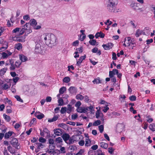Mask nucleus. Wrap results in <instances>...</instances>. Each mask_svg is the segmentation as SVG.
Wrapping results in <instances>:
<instances>
[{"mask_svg": "<svg viewBox=\"0 0 155 155\" xmlns=\"http://www.w3.org/2000/svg\"><path fill=\"white\" fill-rule=\"evenodd\" d=\"M11 143L12 146L16 149H20V144L18 143V140L16 138H13L11 141Z\"/></svg>", "mask_w": 155, "mask_h": 155, "instance_id": "obj_3", "label": "nucleus"}, {"mask_svg": "<svg viewBox=\"0 0 155 155\" xmlns=\"http://www.w3.org/2000/svg\"><path fill=\"white\" fill-rule=\"evenodd\" d=\"M124 126L122 124H118L116 130L117 132L120 133L123 130Z\"/></svg>", "mask_w": 155, "mask_h": 155, "instance_id": "obj_12", "label": "nucleus"}, {"mask_svg": "<svg viewBox=\"0 0 155 155\" xmlns=\"http://www.w3.org/2000/svg\"><path fill=\"white\" fill-rule=\"evenodd\" d=\"M66 90V87H62L59 90V92L60 94H63Z\"/></svg>", "mask_w": 155, "mask_h": 155, "instance_id": "obj_23", "label": "nucleus"}, {"mask_svg": "<svg viewBox=\"0 0 155 155\" xmlns=\"http://www.w3.org/2000/svg\"><path fill=\"white\" fill-rule=\"evenodd\" d=\"M72 110V107L69 104L68 105V107L67 108V113H70Z\"/></svg>", "mask_w": 155, "mask_h": 155, "instance_id": "obj_32", "label": "nucleus"}, {"mask_svg": "<svg viewBox=\"0 0 155 155\" xmlns=\"http://www.w3.org/2000/svg\"><path fill=\"white\" fill-rule=\"evenodd\" d=\"M16 47L17 49L20 50L22 48V45L20 43H18L16 45Z\"/></svg>", "mask_w": 155, "mask_h": 155, "instance_id": "obj_48", "label": "nucleus"}, {"mask_svg": "<svg viewBox=\"0 0 155 155\" xmlns=\"http://www.w3.org/2000/svg\"><path fill=\"white\" fill-rule=\"evenodd\" d=\"M100 146L103 148L107 149L108 147V144L107 143L102 142L100 143Z\"/></svg>", "mask_w": 155, "mask_h": 155, "instance_id": "obj_21", "label": "nucleus"}, {"mask_svg": "<svg viewBox=\"0 0 155 155\" xmlns=\"http://www.w3.org/2000/svg\"><path fill=\"white\" fill-rule=\"evenodd\" d=\"M118 3L117 0H106V8L108 11L111 12H115L116 6Z\"/></svg>", "mask_w": 155, "mask_h": 155, "instance_id": "obj_1", "label": "nucleus"}, {"mask_svg": "<svg viewBox=\"0 0 155 155\" xmlns=\"http://www.w3.org/2000/svg\"><path fill=\"white\" fill-rule=\"evenodd\" d=\"M80 135H74L72 137L73 139L74 140V141H78L80 139Z\"/></svg>", "mask_w": 155, "mask_h": 155, "instance_id": "obj_22", "label": "nucleus"}, {"mask_svg": "<svg viewBox=\"0 0 155 155\" xmlns=\"http://www.w3.org/2000/svg\"><path fill=\"white\" fill-rule=\"evenodd\" d=\"M46 141V139L42 137H40L39 139V141L40 142L45 143Z\"/></svg>", "mask_w": 155, "mask_h": 155, "instance_id": "obj_60", "label": "nucleus"}, {"mask_svg": "<svg viewBox=\"0 0 155 155\" xmlns=\"http://www.w3.org/2000/svg\"><path fill=\"white\" fill-rule=\"evenodd\" d=\"M70 81V79L68 77H66L64 78L63 81L66 83H68Z\"/></svg>", "mask_w": 155, "mask_h": 155, "instance_id": "obj_34", "label": "nucleus"}, {"mask_svg": "<svg viewBox=\"0 0 155 155\" xmlns=\"http://www.w3.org/2000/svg\"><path fill=\"white\" fill-rule=\"evenodd\" d=\"M8 68H4L1 69L0 71V74L1 75H3L7 70Z\"/></svg>", "mask_w": 155, "mask_h": 155, "instance_id": "obj_25", "label": "nucleus"}, {"mask_svg": "<svg viewBox=\"0 0 155 155\" xmlns=\"http://www.w3.org/2000/svg\"><path fill=\"white\" fill-rule=\"evenodd\" d=\"M93 109L94 110V108L91 105L90 107H87L85 108V109H86V112L88 110H93Z\"/></svg>", "mask_w": 155, "mask_h": 155, "instance_id": "obj_39", "label": "nucleus"}, {"mask_svg": "<svg viewBox=\"0 0 155 155\" xmlns=\"http://www.w3.org/2000/svg\"><path fill=\"white\" fill-rule=\"evenodd\" d=\"M55 141L57 143H61L63 142L62 140L60 137H59L56 138Z\"/></svg>", "mask_w": 155, "mask_h": 155, "instance_id": "obj_31", "label": "nucleus"}, {"mask_svg": "<svg viewBox=\"0 0 155 155\" xmlns=\"http://www.w3.org/2000/svg\"><path fill=\"white\" fill-rule=\"evenodd\" d=\"M74 140L73 139L72 137V138L70 137L67 143L69 144H72L74 142Z\"/></svg>", "mask_w": 155, "mask_h": 155, "instance_id": "obj_45", "label": "nucleus"}, {"mask_svg": "<svg viewBox=\"0 0 155 155\" xmlns=\"http://www.w3.org/2000/svg\"><path fill=\"white\" fill-rule=\"evenodd\" d=\"M81 103L80 101H78L75 104V106L77 107H79L81 105Z\"/></svg>", "mask_w": 155, "mask_h": 155, "instance_id": "obj_63", "label": "nucleus"}, {"mask_svg": "<svg viewBox=\"0 0 155 155\" xmlns=\"http://www.w3.org/2000/svg\"><path fill=\"white\" fill-rule=\"evenodd\" d=\"M86 109H85V107H78L77 109V111L78 112L80 113H85L86 112Z\"/></svg>", "mask_w": 155, "mask_h": 155, "instance_id": "obj_20", "label": "nucleus"}, {"mask_svg": "<svg viewBox=\"0 0 155 155\" xmlns=\"http://www.w3.org/2000/svg\"><path fill=\"white\" fill-rule=\"evenodd\" d=\"M97 155H105L100 149H99L97 150Z\"/></svg>", "mask_w": 155, "mask_h": 155, "instance_id": "obj_52", "label": "nucleus"}, {"mask_svg": "<svg viewBox=\"0 0 155 155\" xmlns=\"http://www.w3.org/2000/svg\"><path fill=\"white\" fill-rule=\"evenodd\" d=\"M36 123V119L35 118H33L32 120L31 121L30 124L31 125H32L33 124H35Z\"/></svg>", "mask_w": 155, "mask_h": 155, "instance_id": "obj_55", "label": "nucleus"}, {"mask_svg": "<svg viewBox=\"0 0 155 155\" xmlns=\"http://www.w3.org/2000/svg\"><path fill=\"white\" fill-rule=\"evenodd\" d=\"M99 130L101 133H102L104 130V127L103 125H101L98 127Z\"/></svg>", "mask_w": 155, "mask_h": 155, "instance_id": "obj_51", "label": "nucleus"}, {"mask_svg": "<svg viewBox=\"0 0 155 155\" xmlns=\"http://www.w3.org/2000/svg\"><path fill=\"white\" fill-rule=\"evenodd\" d=\"M58 103L59 105H62L64 103L63 99L62 98H59L58 100Z\"/></svg>", "mask_w": 155, "mask_h": 155, "instance_id": "obj_46", "label": "nucleus"}, {"mask_svg": "<svg viewBox=\"0 0 155 155\" xmlns=\"http://www.w3.org/2000/svg\"><path fill=\"white\" fill-rule=\"evenodd\" d=\"M30 26L31 25L28 23H26L24 26V27L25 28L26 30L27 31V32H29V33H30L32 31L30 29Z\"/></svg>", "mask_w": 155, "mask_h": 155, "instance_id": "obj_17", "label": "nucleus"}, {"mask_svg": "<svg viewBox=\"0 0 155 155\" xmlns=\"http://www.w3.org/2000/svg\"><path fill=\"white\" fill-rule=\"evenodd\" d=\"M36 117L39 119H41L43 118L44 117V115L43 114H40L37 115L36 114Z\"/></svg>", "mask_w": 155, "mask_h": 155, "instance_id": "obj_44", "label": "nucleus"}, {"mask_svg": "<svg viewBox=\"0 0 155 155\" xmlns=\"http://www.w3.org/2000/svg\"><path fill=\"white\" fill-rule=\"evenodd\" d=\"M54 134L57 136L61 135L63 133V130L60 128L54 129Z\"/></svg>", "mask_w": 155, "mask_h": 155, "instance_id": "obj_6", "label": "nucleus"}, {"mask_svg": "<svg viewBox=\"0 0 155 155\" xmlns=\"http://www.w3.org/2000/svg\"><path fill=\"white\" fill-rule=\"evenodd\" d=\"M28 23H29L31 26H32L33 27H35L37 24L36 21L34 19H31Z\"/></svg>", "mask_w": 155, "mask_h": 155, "instance_id": "obj_14", "label": "nucleus"}, {"mask_svg": "<svg viewBox=\"0 0 155 155\" xmlns=\"http://www.w3.org/2000/svg\"><path fill=\"white\" fill-rule=\"evenodd\" d=\"M20 59L22 62H25L27 61L28 58L23 54H20L19 55Z\"/></svg>", "mask_w": 155, "mask_h": 155, "instance_id": "obj_16", "label": "nucleus"}, {"mask_svg": "<svg viewBox=\"0 0 155 155\" xmlns=\"http://www.w3.org/2000/svg\"><path fill=\"white\" fill-rule=\"evenodd\" d=\"M149 129L153 131H155V124L153 123L150 124L149 126Z\"/></svg>", "mask_w": 155, "mask_h": 155, "instance_id": "obj_26", "label": "nucleus"}, {"mask_svg": "<svg viewBox=\"0 0 155 155\" xmlns=\"http://www.w3.org/2000/svg\"><path fill=\"white\" fill-rule=\"evenodd\" d=\"M76 98L81 100L84 99V97L81 94H78L76 96Z\"/></svg>", "mask_w": 155, "mask_h": 155, "instance_id": "obj_40", "label": "nucleus"}, {"mask_svg": "<svg viewBox=\"0 0 155 155\" xmlns=\"http://www.w3.org/2000/svg\"><path fill=\"white\" fill-rule=\"evenodd\" d=\"M105 35L101 32H97L95 35V37L96 38H97L98 37H100L101 38H103L104 37Z\"/></svg>", "mask_w": 155, "mask_h": 155, "instance_id": "obj_18", "label": "nucleus"}, {"mask_svg": "<svg viewBox=\"0 0 155 155\" xmlns=\"http://www.w3.org/2000/svg\"><path fill=\"white\" fill-rule=\"evenodd\" d=\"M101 124V121L100 120H97L95 121L93 124L94 126H97Z\"/></svg>", "mask_w": 155, "mask_h": 155, "instance_id": "obj_41", "label": "nucleus"}, {"mask_svg": "<svg viewBox=\"0 0 155 155\" xmlns=\"http://www.w3.org/2000/svg\"><path fill=\"white\" fill-rule=\"evenodd\" d=\"M62 137L65 141V142L67 143V141H68L69 138L70 137V135L67 134H64L62 136Z\"/></svg>", "mask_w": 155, "mask_h": 155, "instance_id": "obj_13", "label": "nucleus"}, {"mask_svg": "<svg viewBox=\"0 0 155 155\" xmlns=\"http://www.w3.org/2000/svg\"><path fill=\"white\" fill-rule=\"evenodd\" d=\"M15 98H16L17 99V100L19 101H20V102H23V100L21 99L20 97L19 96H18V95H16L15 96Z\"/></svg>", "mask_w": 155, "mask_h": 155, "instance_id": "obj_53", "label": "nucleus"}, {"mask_svg": "<svg viewBox=\"0 0 155 155\" xmlns=\"http://www.w3.org/2000/svg\"><path fill=\"white\" fill-rule=\"evenodd\" d=\"M96 117L97 118H98L100 116V110H97L95 114Z\"/></svg>", "mask_w": 155, "mask_h": 155, "instance_id": "obj_61", "label": "nucleus"}, {"mask_svg": "<svg viewBox=\"0 0 155 155\" xmlns=\"http://www.w3.org/2000/svg\"><path fill=\"white\" fill-rule=\"evenodd\" d=\"M141 31H140V29H138L136 32L135 34V36L136 37H139L140 35L142 34Z\"/></svg>", "mask_w": 155, "mask_h": 155, "instance_id": "obj_36", "label": "nucleus"}, {"mask_svg": "<svg viewBox=\"0 0 155 155\" xmlns=\"http://www.w3.org/2000/svg\"><path fill=\"white\" fill-rule=\"evenodd\" d=\"M85 141V145L86 146L89 147L91 146V141L90 139H86Z\"/></svg>", "mask_w": 155, "mask_h": 155, "instance_id": "obj_27", "label": "nucleus"}, {"mask_svg": "<svg viewBox=\"0 0 155 155\" xmlns=\"http://www.w3.org/2000/svg\"><path fill=\"white\" fill-rule=\"evenodd\" d=\"M57 38L53 34H51L50 41L48 42L49 44L55 45L56 44Z\"/></svg>", "mask_w": 155, "mask_h": 155, "instance_id": "obj_4", "label": "nucleus"}, {"mask_svg": "<svg viewBox=\"0 0 155 155\" xmlns=\"http://www.w3.org/2000/svg\"><path fill=\"white\" fill-rule=\"evenodd\" d=\"M78 144L80 146H82L84 144V140H81L79 142Z\"/></svg>", "mask_w": 155, "mask_h": 155, "instance_id": "obj_59", "label": "nucleus"}, {"mask_svg": "<svg viewBox=\"0 0 155 155\" xmlns=\"http://www.w3.org/2000/svg\"><path fill=\"white\" fill-rule=\"evenodd\" d=\"M70 93L72 94H76L77 91V88L74 87H70L68 89Z\"/></svg>", "mask_w": 155, "mask_h": 155, "instance_id": "obj_11", "label": "nucleus"}, {"mask_svg": "<svg viewBox=\"0 0 155 155\" xmlns=\"http://www.w3.org/2000/svg\"><path fill=\"white\" fill-rule=\"evenodd\" d=\"M129 99L131 101H135L136 99V97L135 96L132 95L129 97Z\"/></svg>", "mask_w": 155, "mask_h": 155, "instance_id": "obj_50", "label": "nucleus"}, {"mask_svg": "<svg viewBox=\"0 0 155 155\" xmlns=\"http://www.w3.org/2000/svg\"><path fill=\"white\" fill-rule=\"evenodd\" d=\"M86 55L85 54L84 55V56H81L80 57L79 61H77L76 64L77 66H79L82 63V61L83 60H85L86 58Z\"/></svg>", "mask_w": 155, "mask_h": 155, "instance_id": "obj_10", "label": "nucleus"}, {"mask_svg": "<svg viewBox=\"0 0 155 155\" xmlns=\"http://www.w3.org/2000/svg\"><path fill=\"white\" fill-rule=\"evenodd\" d=\"M92 82L94 84H98L101 83V81L100 80L99 78H98L97 79H95Z\"/></svg>", "mask_w": 155, "mask_h": 155, "instance_id": "obj_29", "label": "nucleus"}, {"mask_svg": "<svg viewBox=\"0 0 155 155\" xmlns=\"http://www.w3.org/2000/svg\"><path fill=\"white\" fill-rule=\"evenodd\" d=\"M113 46V44L111 43H109L106 45H103L102 47L106 50H108L110 49Z\"/></svg>", "mask_w": 155, "mask_h": 155, "instance_id": "obj_7", "label": "nucleus"}, {"mask_svg": "<svg viewBox=\"0 0 155 155\" xmlns=\"http://www.w3.org/2000/svg\"><path fill=\"white\" fill-rule=\"evenodd\" d=\"M18 41L19 42H23L25 41L24 39L23 38V37H18Z\"/></svg>", "mask_w": 155, "mask_h": 155, "instance_id": "obj_57", "label": "nucleus"}, {"mask_svg": "<svg viewBox=\"0 0 155 155\" xmlns=\"http://www.w3.org/2000/svg\"><path fill=\"white\" fill-rule=\"evenodd\" d=\"M84 131V129L82 128H79V129H77V130L76 131V132L77 133V135H80L82 133V132H83Z\"/></svg>", "mask_w": 155, "mask_h": 155, "instance_id": "obj_24", "label": "nucleus"}, {"mask_svg": "<svg viewBox=\"0 0 155 155\" xmlns=\"http://www.w3.org/2000/svg\"><path fill=\"white\" fill-rule=\"evenodd\" d=\"M89 44L93 46L95 45L97 43L95 39H92L89 42Z\"/></svg>", "mask_w": 155, "mask_h": 155, "instance_id": "obj_35", "label": "nucleus"}, {"mask_svg": "<svg viewBox=\"0 0 155 155\" xmlns=\"http://www.w3.org/2000/svg\"><path fill=\"white\" fill-rule=\"evenodd\" d=\"M60 153H66L65 148L64 147H61L59 150Z\"/></svg>", "mask_w": 155, "mask_h": 155, "instance_id": "obj_37", "label": "nucleus"}, {"mask_svg": "<svg viewBox=\"0 0 155 155\" xmlns=\"http://www.w3.org/2000/svg\"><path fill=\"white\" fill-rule=\"evenodd\" d=\"M38 147V148L41 149L43 148L44 147V145H43L41 143H37Z\"/></svg>", "mask_w": 155, "mask_h": 155, "instance_id": "obj_56", "label": "nucleus"}, {"mask_svg": "<svg viewBox=\"0 0 155 155\" xmlns=\"http://www.w3.org/2000/svg\"><path fill=\"white\" fill-rule=\"evenodd\" d=\"M84 150L81 149L79 151L74 155H84Z\"/></svg>", "mask_w": 155, "mask_h": 155, "instance_id": "obj_28", "label": "nucleus"}, {"mask_svg": "<svg viewBox=\"0 0 155 155\" xmlns=\"http://www.w3.org/2000/svg\"><path fill=\"white\" fill-rule=\"evenodd\" d=\"M131 39L130 37H127V39L125 38L124 42H126L127 44V46L129 47L130 45H133V43L131 42V41L130 40Z\"/></svg>", "mask_w": 155, "mask_h": 155, "instance_id": "obj_15", "label": "nucleus"}, {"mask_svg": "<svg viewBox=\"0 0 155 155\" xmlns=\"http://www.w3.org/2000/svg\"><path fill=\"white\" fill-rule=\"evenodd\" d=\"M60 112L62 114L65 113L67 112V108L65 107H62Z\"/></svg>", "mask_w": 155, "mask_h": 155, "instance_id": "obj_43", "label": "nucleus"}, {"mask_svg": "<svg viewBox=\"0 0 155 155\" xmlns=\"http://www.w3.org/2000/svg\"><path fill=\"white\" fill-rule=\"evenodd\" d=\"M58 117L57 116H54L52 119H49L48 122H52L56 121L58 119Z\"/></svg>", "mask_w": 155, "mask_h": 155, "instance_id": "obj_30", "label": "nucleus"}, {"mask_svg": "<svg viewBox=\"0 0 155 155\" xmlns=\"http://www.w3.org/2000/svg\"><path fill=\"white\" fill-rule=\"evenodd\" d=\"M52 34L49 33H45L43 35L44 39L45 41V43L46 44L48 45V42L50 41V37H51Z\"/></svg>", "mask_w": 155, "mask_h": 155, "instance_id": "obj_5", "label": "nucleus"}, {"mask_svg": "<svg viewBox=\"0 0 155 155\" xmlns=\"http://www.w3.org/2000/svg\"><path fill=\"white\" fill-rule=\"evenodd\" d=\"M41 44L40 41H38L36 43L35 51L36 54L40 53L42 51Z\"/></svg>", "mask_w": 155, "mask_h": 155, "instance_id": "obj_2", "label": "nucleus"}, {"mask_svg": "<svg viewBox=\"0 0 155 155\" xmlns=\"http://www.w3.org/2000/svg\"><path fill=\"white\" fill-rule=\"evenodd\" d=\"M43 132L47 134V136H49L50 135V132L47 128H44L43 130Z\"/></svg>", "mask_w": 155, "mask_h": 155, "instance_id": "obj_42", "label": "nucleus"}, {"mask_svg": "<svg viewBox=\"0 0 155 155\" xmlns=\"http://www.w3.org/2000/svg\"><path fill=\"white\" fill-rule=\"evenodd\" d=\"M9 62L10 63L11 66L10 67V69L11 71H14L15 69V66L14 65V61L12 59L8 60Z\"/></svg>", "mask_w": 155, "mask_h": 155, "instance_id": "obj_9", "label": "nucleus"}, {"mask_svg": "<svg viewBox=\"0 0 155 155\" xmlns=\"http://www.w3.org/2000/svg\"><path fill=\"white\" fill-rule=\"evenodd\" d=\"M49 143L50 144L53 145L54 143V140L51 138H50L48 140Z\"/></svg>", "mask_w": 155, "mask_h": 155, "instance_id": "obj_54", "label": "nucleus"}, {"mask_svg": "<svg viewBox=\"0 0 155 155\" xmlns=\"http://www.w3.org/2000/svg\"><path fill=\"white\" fill-rule=\"evenodd\" d=\"M14 132L12 131H9L5 134L4 136L5 139H8L10 137H11L12 134Z\"/></svg>", "mask_w": 155, "mask_h": 155, "instance_id": "obj_19", "label": "nucleus"}, {"mask_svg": "<svg viewBox=\"0 0 155 155\" xmlns=\"http://www.w3.org/2000/svg\"><path fill=\"white\" fill-rule=\"evenodd\" d=\"M47 153L50 154H54L55 153H56L54 150H50L49 149H48L46 151Z\"/></svg>", "mask_w": 155, "mask_h": 155, "instance_id": "obj_49", "label": "nucleus"}, {"mask_svg": "<svg viewBox=\"0 0 155 155\" xmlns=\"http://www.w3.org/2000/svg\"><path fill=\"white\" fill-rule=\"evenodd\" d=\"M1 54L2 55V57L3 58H5L8 57L7 53H6V51L3 52L1 53Z\"/></svg>", "mask_w": 155, "mask_h": 155, "instance_id": "obj_47", "label": "nucleus"}, {"mask_svg": "<svg viewBox=\"0 0 155 155\" xmlns=\"http://www.w3.org/2000/svg\"><path fill=\"white\" fill-rule=\"evenodd\" d=\"M10 85H9L7 84H5L2 86V88L3 90H6L10 87Z\"/></svg>", "mask_w": 155, "mask_h": 155, "instance_id": "obj_38", "label": "nucleus"}, {"mask_svg": "<svg viewBox=\"0 0 155 155\" xmlns=\"http://www.w3.org/2000/svg\"><path fill=\"white\" fill-rule=\"evenodd\" d=\"M20 28H17L14 29L12 31V32L16 33L18 32L20 30Z\"/></svg>", "mask_w": 155, "mask_h": 155, "instance_id": "obj_62", "label": "nucleus"}, {"mask_svg": "<svg viewBox=\"0 0 155 155\" xmlns=\"http://www.w3.org/2000/svg\"><path fill=\"white\" fill-rule=\"evenodd\" d=\"M115 73L116 74H117L118 71L117 70L114 69L112 71H109V76L110 78H112L114 77V75L115 74Z\"/></svg>", "mask_w": 155, "mask_h": 155, "instance_id": "obj_8", "label": "nucleus"}, {"mask_svg": "<svg viewBox=\"0 0 155 155\" xmlns=\"http://www.w3.org/2000/svg\"><path fill=\"white\" fill-rule=\"evenodd\" d=\"M76 50L78 51L79 53H81L83 51V48L81 47L80 48H77Z\"/></svg>", "mask_w": 155, "mask_h": 155, "instance_id": "obj_58", "label": "nucleus"}, {"mask_svg": "<svg viewBox=\"0 0 155 155\" xmlns=\"http://www.w3.org/2000/svg\"><path fill=\"white\" fill-rule=\"evenodd\" d=\"M79 44V41L78 40L75 41H74L72 44V45L73 46H76L78 45Z\"/></svg>", "mask_w": 155, "mask_h": 155, "instance_id": "obj_64", "label": "nucleus"}, {"mask_svg": "<svg viewBox=\"0 0 155 155\" xmlns=\"http://www.w3.org/2000/svg\"><path fill=\"white\" fill-rule=\"evenodd\" d=\"M3 117L7 121L9 122L11 120L10 117L9 116H8L5 114L3 115Z\"/></svg>", "mask_w": 155, "mask_h": 155, "instance_id": "obj_33", "label": "nucleus"}]
</instances>
